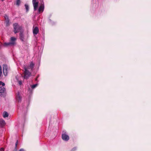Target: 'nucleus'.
<instances>
[{
    "instance_id": "1",
    "label": "nucleus",
    "mask_w": 151,
    "mask_h": 151,
    "mask_svg": "<svg viewBox=\"0 0 151 151\" xmlns=\"http://www.w3.org/2000/svg\"><path fill=\"white\" fill-rule=\"evenodd\" d=\"M34 65L33 62H30L29 65L27 67L25 66H24L23 68L24 70V79H27L30 76L31 73L28 70V69H31V70H32L34 67Z\"/></svg>"
},
{
    "instance_id": "2",
    "label": "nucleus",
    "mask_w": 151,
    "mask_h": 151,
    "mask_svg": "<svg viewBox=\"0 0 151 151\" xmlns=\"http://www.w3.org/2000/svg\"><path fill=\"white\" fill-rule=\"evenodd\" d=\"M13 26L14 32L15 34L19 32L22 29V27L17 23L13 24Z\"/></svg>"
},
{
    "instance_id": "3",
    "label": "nucleus",
    "mask_w": 151,
    "mask_h": 151,
    "mask_svg": "<svg viewBox=\"0 0 151 151\" xmlns=\"http://www.w3.org/2000/svg\"><path fill=\"white\" fill-rule=\"evenodd\" d=\"M6 89L4 86H0V96L4 97L6 96Z\"/></svg>"
},
{
    "instance_id": "4",
    "label": "nucleus",
    "mask_w": 151,
    "mask_h": 151,
    "mask_svg": "<svg viewBox=\"0 0 151 151\" xmlns=\"http://www.w3.org/2000/svg\"><path fill=\"white\" fill-rule=\"evenodd\" d=\"M17 38L14 37H12L10 39V46L14 45L16 44V41Z\"/></svg>"
},
{
    "instance_id": "5",
    "label": "nucleus",
    "mask_w": 151,
    "mask_h": 151,
    "mask_svg": "<svg viewBox=\"0 0 151 151\" xmlns=\"http://www.w3.org/2000/svg\"><path fill=\"white\" fill-rule=\"evenodd\" d=\"M62 137L63 140L65 141H68L69 139L68 136L65 133L62 134Z\"/></svg>"
},
{
    "instance_id": "6",
    "label": "nucleus",
    "mask_w": 151,
    "mask_h": 151,
    "mask_svg": "<svg viewBox=\"0 0 151 151\" xmlns=\"http://www.w3.org/2000/svg\"><path fill=\"white\" fill-rule=\"evenodd\" d=\"M39 31V29L37 27H35L33 29V32L34 35H37Z\"/></svg>"
},
{
    "instance_id": "7",
    "label": "nucleus",
    "mask_w": 151,
    "mask_h": 151,
    "mask_svg": "<svg viewBox=\"0 0 151 151\" xmlns=\"http://www.w3.org/2000/svg\"><path fill=\"white\" fill-rule=\"evenodd\" d=\"M6 124L5 121L2 119H0V127H2L4 126Z\"/></svg>"
},
{
    "instance_id": "8",
    "label": "nucleus",
    "mask_w": 151,
    "mask_h": 151,
    "mask_svg": "<svg viewBox=\"0 0 151 151\" xmlns=\"http://www.w3.org/2000/svg\"><path fill=\"white\" fill-rule=\"evenodd\" d=\"M16 98L17 101L18 102L21 101V97L20 94V93L19 92H18L16 94Z\"/></svg>"
},
{
    "instance_id": "9",
    "label": "nucleus",
    "mask_w": 151,
    "mask_h": 151,
    "mask_svg": "<svg viewBox=\"0 0 151 151\" xmlns=\"http://www.w3.org/2000/svg\"><path fill=\"white\" fill-rule=\"evenodd\" d=\"M4 18L5 19V22L7 26L9 25V17L6 15H5L4 16Z\"/></svg>"
},
{
    "instance_id": "10",
    "label": "nucleus",
    "mask_w": 151,
    "mask_h": 151,
    "mask_svg": "<svg viewBox=\"0 0 151 151\" xmlns=\"http://www.w3.org/2000/svg\"><path fill=\"white\" fill-rule=\"evenodd\" d=\"M20 39L23 41H24L25 39L24 35L22 32H20Z\"/></svg>"
},
{
    "instance_id": "11",
    "label": "nucleus",
    "mask_w": 151,
    "mask_h": 151,
    "mask_svg": "<svg viewBox=\"0 0 151 151\" xmlns=\"http://www.w3.org/2000/svg\"><path fill=\"white\" fill-rule=\"evenodd\" d=\"M44 4H42L40 6L39 9H38V12H42L44 10Z\"/></svg>"
},
{
    "instance_id": "12",
    "label": "nucleus",
    "mask_w": 151,
    "mask_h": 151,
    "mask_svg": "<svg viewBox=\"0 0 151 151\" xmlns=\"http://www.w3.org/2000/svg\"><path fill=\"white\" fill-rule=\"evenodd\" d=\"M9 114V113L6 111H4L3 112L2 116L4 118H6L8 117Z\"/></svg>"
},
{
    "instance_id": "13",
    "label": "nucleus",
    "mask_w": 151,
    "mask_h": 151,
    "mask_svg": "<svg viewBox=\"0 0 151 151\" xmlns=\"http://www.w3.org/2000/svg\"><path fill=\"white\" fill-rule=\"evenodd\" d=\"M38 4H39V2H37L35 3H33V6L34 7V11H35L37 9Z\"/></svg>"
},
{
    "instance_id": "14",
    "label": "nucleus",
    "mask_w": 151,
    "mask_h": 151,
    "mask_svg": "<svg viewBox=\"0 0 151 151\" xmlns=\"http://www.w3.org/2000/svg\"><path fill=\"white\" fill-rule=\"evenodd\" d=\"M25 9L26 10V12H27L29 11V6L27 4H25Z\"/></svg>"
},
{
    "instance_id": "15",
    "label": "nucleus",
    "mask_w": 151,
    "mask_h": 151,
    "mask_svg": "<svg viewBox=\"0 0 151 151\" xmlns=\"http://www.w3.org/2000/svg\"><path fill=\"white\" fill-rule=\"evenodd\" d=\"M21 3L20 0H17L16 1V4L18 6Z\"/></svg>"
},
{
    "instance_id": "16",
    "label": "nucleus",
    "mask_w": 151,
    "mask_h": 151,
    "mask_svg": "<svg viewBox=\"0 0 151 151\" xmlns=\"http://www.w3.org/2000/svg\"><path fill=\"white\" fill-rule=\"evenodd\" d=\"M3 73L4 75L5 76H6L7 74V70H3Z\"/></svg>"
},
{
    "instance_id": "17",
    "label": "nucleus",
    "mask_w": 151,
    "mask_h": 151,
    "mask_svg": "<svg viewBox=\"0 0 151 151\" xmlns=\"http://www.w3.org/2000/svg\"><path fill=\"white\" fill-rule=\"evenodd\" d=\"M37 86V84H36L31 86V87L32 88L34 89Z\"/></svg>"
},
{
    "instance_id": "18",
    "label": "nucleus",
    "mask_w": 151,
    "mask_h": 151,
    "mask_svg": "<svg viewBox=\"0 0 151 151\" xmlns=\"http://www.w3.org/2000/svg\"><path fill=\"white\" fill-rule=\"evenodd\" d=\"M3 70H7V66L6 65H4L3 66Z\"/></svg>"
},
{
    "instance_id": "19",
    "label": "nucleus",
    "mask_w": 151,
    "mask_h": 151,
    "mask_svg": "<svg viewBox=\"0 0 151 151\" xmlns=\"http://www.w3.org/2000/svg\"><path fill=\"white\" fill-rule=\"evenodd\" d=\"M18 77V76H16V78L17 79L18 81V82L19 84V85H20L22 84V82L21 81H19V80H18V79L17 78Z\"/></svg>"
},
{
    "instance_id": "20",
    "label": "nucleus",
    "mask_w": 151,
    "mask_h": 151,
    "mask_svg": "<svg viewBox=\"0 0 151 151\" xmlns=\"http://www.w3.org/2000/svg\"><path fill=\"white\" fill-rule=\"evenodd\" d=\"M9 43L8 42V43H4V46H9Z\"/></svg>"
},
{
    "instance_id": "21",
    "label": "nucleus",
    "mask_w": 151,
    "mask_h": 151,
    "mask_svg": "<svg viewBox=\"0 0 151 151\" xmlns=\"http://www.w3.org/2000/svg\"><path fill=\"white\" fill-rule=\"evenodd\" d=\"M0 85H2V86H4L5 85V84L2 82L0 81Z\"/></svg>"
},
{
    "instance_id": "22",
    "label": "nucleus",
    "mask_w": 151,
    "mask_h": 151,
    "mask_svg": "<svg viewBox=\"0 0 151 151\" xmlns=\"http://www.w3.org/2000/svg\"><path fill=\"white\" fill-rule=\"evenodd\" d=\"M37 2H38L37 1V0H32V3L33 4V3H35Z\"/></svg>"
},
{
    "instance_id": "23",
    "label": "nucleus",
    "mask_w": 151,
    "mask_h": 151,
    "mask_svg": "<svg viewBox=\"0 0 151 151\" xmlns=\"http://www.w3.org/2000/svg\"><path fill=\"white\" fill-rule=\"evenodd\" d=\"M1 74H2L1 67V66H0V77L1 76Z\"/></svg>"
},
{
    "instance_id": "24",
    "label": "nucleus",
    "mask_w": 151,
    "mask_h": 151,
    "mask_svg": "<svg viewBox=\"0 0 151 151\" xmlns=\"http://www.w3.org/2000/svg\"><path fill=\"white\" fill-rule=\"evenodd\" d=\"M18 144V141L17 140L15 143V148H16L17 145Z\"/></svg>"
},
{
    "instance_id": "25",
    "label": "nucleus",
    "mask_w": 151,
    "mask_h": 151,
    "mask_svg": "<svg viewBox=\"0 0 151 151\" xmlns=\"http://www.w3.org/2000/svg\"><path fill=\"white\" fill-rule=\"evenodd\" d=\"M76 150V148L75 147L73 148L71 150V151H74Z\"/></svg>"
},
{
    "instance_id": "26",
    "label": "nucleus",
    "mask_w": 151,
    "mask_h": 151,
    "mask_svg": "<svg viewBox=\"0 0 151 151\" xmlns=\"http://www.w3.org/2000/svg\"><path fill=\"white\" fill-rule=\"evenodd\" d=\"M0 151H4V149L3 148H1L0 149Z\"/></svg>"
},
{
    "instance_id": "27",
    "label": "nucleus",
    "mask_w": 151,
    "mask_h": 151,
    "mask_svg": "<svg viewBox=\"0 0 151 151\" xmlns=\"http://www.w3.org/2000/svg\"><path fill=\"white\" fill-rule=\"evenodd\" d=\"M19 151H25L23 149H20Z\"/></svg>"
},
{
    "instance_id": "28",
    "label": "nucleus",
    "mask_w": 151,
    "mask_h": 151,
    "mask_svg": "<svg viewBox=\"0 0 151 151\" xmlns=\"http://www.w3.org/2000/svg\"><path fill=\"white\" fill-rule=\"evenodd\" d=\"M37 77L36 78V80H37Z\"/></svg>"
},
{
    "instance_id": "29",
    "label": "nucleus",
    "mask_w": 151,
    "mask_h": 151,
    "mask_svg": "<svg viewBox=\"0 0 151 151\" xmlns=\"http://www.w3.org/2000/svg\"><path fill=\"white\" fill-rule=\"evenodd\" d=\"M2 1H3L4 0H1Z\"/></svg>"
},
{
    "instance_id": "30",
    "label": "nucleus",
    "mask_w": 151,
    "mask_h": 151,
    "mask_svg": "<svg viewBox=\"0 0 151 151\" xmlns=\"http://www.w3.org/2000/svg\"><path fill=\"white\" fill-rule=\"evenodd\" d=\"M15 151H16V150H15Z\"/></svg>"
}]
</instances>
